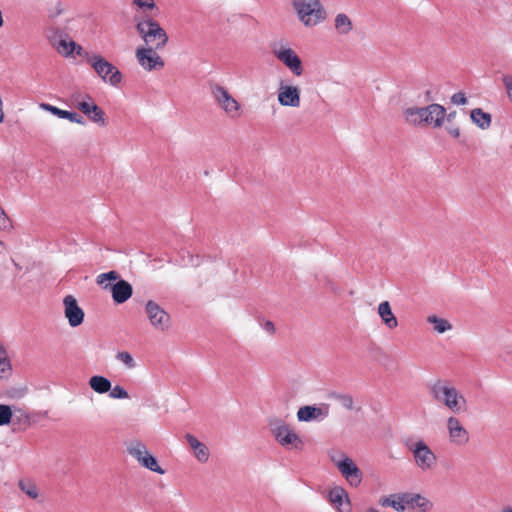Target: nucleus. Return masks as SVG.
Returning <instances> with one entry per match:
<instances>
[{
  "mask_svg": "<svg viewBox=\"0 0 512 512\" xmlns=\"http://www.w3.org/2000/svg\"><path fill=\"white\" fill-rule=\"evenodd\" d=\"M430 394L434 401L444 405L454 414L467 410V400L464 395L449 381L437 380L430 386Z\"/></svg>",
  "mask_w": 512,
  "mask_h": 512,
  "instance_id": "1",
  "label": "nucleus"
},
{
  "mask_svg": "<svg viewBox=\"0 0 512 512\" xmlns=\"http://www.w3.org/2000/svg\"><path fill=\"white\" fill-rule=\"evenodd\" d=\"M291 7L299 22L307 28L323 23L327 11L320 0H292Z\"/></svg>",
  "mask_w": 512,
  "mask_h": 512,
  "instance_id": "2",
  "label": "nucleus"
},
{
  "mask_svg": "<svg viewBox=\"0 0 512 512\" xmlns=\"http://www.w3.org/2000/svg\"><path fill=\"white\" fill-rule=\"evenodd\" d=\"M136 31L143 40L144 47L163 49L168 42L166 31L152 18L136 19Z\"/></svg>",
  "mask_w": 512,
  "mask_h": 512,
  "instance_id": "3",
  "label": "nucleus"
},
{
  "mask_svg": "<svg viewBox=\"0 0 512 512\" xmlns=\"http://www.w3.org/2000/svg\"><path fill=\"white\" fill-rule=\"evenodd\" d=\"M46 37L50 45L56 50L58 54L63 57H71L75 53L78 56L85 58L87 53L83 47L73 41L67 32L58 27H50L46 30Z\"/></svg>",
  "mask_w": 512,
  "mask_h": 512,
  "instance_id": "4",
  "label": "nucleus"
},
{
  "mask_svg": "<svg viewBox=\"0 0 512 512\" xmlns=\"http://www.w3.org/2000/svg\"><path fill=\"white\" fill-rule=\"evenodd\" d=\"M271 432L277 443L287 450L301 451L304 441L298 433L283 420L276 419L270 422Z\"/></svg>",
  "mask_w": 512,
  "mask_h": 512,
  "instance_id": "5",
  "label": "nucleus"
},
{
  "mask_svg": "<svg viewBox=\"0 0 512 512\" xmlns=\"http://www.w3.org/2000/svg\"><path fill=\"white\" fill-rule=\"evenodd\" d=\"M85 59L104 82H107L112 86H117L121 83V72L103 56L99 54L85 53Z\"/></svg>",
  "mask_w": 512,
  "mask_h": 512,
  "instance_id": "6",
  "label": "nucleus"
},
{
  "mask_svg": "<svg viewBox=\"0 0 512 512\" xmlns=\"http://www.w3.org/2000/svg\"><path fill=\"white\" fill-rule=\"evenodd\" d=\"M416 466L422 471H431L437 465V456L422 439L407 444Z\"/></svg>",
  "mask_w": 512,
  "mask_h": 512,
  "instance_id": "7",
  "label": "nucleus"
},
{
  "mask_svg": "<svg viewBox=\"0 0 512 512\" xmlns=\"http://www.w3.org/2000/svg\"><path fill=\"white\" fill-rule=\"evenodd\" d=\"M211 94L216 104L231 119H236L241 115L240 103L229 93V91L219 84L211 86Z\"/></svg>",
  "mask_w": 512,
  "mask_h": 512,
  "instance_id": "8",
  "label": "nucleus"
},
{
  "mask_svg": "<svg viewBox=\"0 0 512 512\" xmlns=\"http://www.w3.org/2000/svg\"><path fill=\"white\" fill-rule=\"evenodd\" d=\"M127 451L142 467L161 475L165 473L144 443L134 441L127 447Z\"/></svg>",
  "mask_w": 512,
  "mask_h": 512,
  "instance_id": "9",
  "label": "nucleus"
},
{
  "mask_svg": "<svg viewBox=\"0 0 512 512\" xmlns=\"http://www.w3.org/2000/svg\"><path fill=\"white\" fill-rule=\"evenodd\" d=\"M274 56L282 62L293 75L299 77L303 74L304 69L302 61L297 53L287 45H275L272 49Z\"/></svg>",
  "mask_w": 512,
  "mask_h": 512,
  "instance_id": "10",
  "label": "nucleus"
},
{
  "mask_svg": "<svg viewBox=\"0 0 512 512\" xmlns=\"http://www.w3.org/2000/svg\"><path fill=\"white\" fill-rule=\"evenodd\" d=\"M145 313L150 324L157 331L165 332L171 327V316L158 303L149 300L145 304Z\"/></svg>",
  "mask_w": 512,
  "mask_h": 512,
  "instance_id": "11",
  "label": "nucleus"
},
{
  "mask_svg": "<svg viewBox=\"0 0 512 512\" xmlns=\"http://www.w3.org/2000/svg\"><path fill=\"white\" fill-rule=\"evenodd\" d=\"M159 49L152 47H138L135 52L136 59L146 71L162 69L165 65L162 57L157 53Z\"/></svg>",
  "mask_w": 512,
  "mask_h": 512,
  "instance_id": "12",
  "label": "nucleus"
},
{
  "mask_svg": "<svg viewBox=\"0 0 512 512\" xmlns=\"http://www.w3.org/2000/svg\"><path fill=\"white\" fill-rule=\"evenodd\" d=\"M446 428L450 444L455 446H465L468 444L470 440L469 431L457 417L449 416L446 420Z\"/></svg>",
  "mask_w": 512,
  "mask_h": 512,
  "instance_id": "13",
  "label": "nucleus"
},
{
  "mask_svg": "<svg viewBox=\"0 0 512 512\" xmlns=\"http://www.w3.org/2000/svg\"><path fill=\"white\" fill-rule=\"evenodd\" d=\"M277 100L281 106L298 108L301 104V91L296 85L280 82Z\"/></svg>",
  "mask_w": 512,
  "mask_h": 512,
  "instance_id": "14",
  "label": "nucleus"
},
{
  "mask_svg": "<svg viewBox=\"0 0 512 512\" xmlns=\"http://www.w3.org/2000/svg\"><path fill=\"white\" fill-rule=\"evenodd\" d=\"M64 314L71 327H77L83 323L84 311L78 305L77 300L72 295H67L63 300Z\"/></svg>",
  "mask_w": 512,
  "mask_h": 512,
  "instance_id": "15",
  "label": "nucleus"
},
{
  "mask_svg": "<svg viewBox=\"0 0 512 512\" xmlns=\"http://www.w3.org/2000/svg\"><path fill=\"white\" fill-rule=\"evenodd\" d=\"M337 468L352 486H358L362 480V473L356 464L348 457L337 463Z\"/></svg>",
  "mask_w": 512,
  "mask_h": 512,
  "instance_id": "16",
  "label": "nucleus"
},
{
  "mask_svg": "<svg viewBox=\"0 0 512 512\" xmlns=\"http://www.w3.org/2000/svg\"><path fill=\"white\" fill-rule=\"evenodd\" d=\"M105 289H110L112 299L117 304L126 302L133 293L132 285L123 279L118 280L115 284L105 285Z\"/></svg>",
  "mask_w": 512,
  "mask_h": 512,
  "instance_id": "17",
  "label": "nucleus"
},
{
  "mask_svg": "<svg viewBox=\"0 0 512 512\" xmlns=\"http://www.w3.org/2000/svg\"><path fill=\"white\" fill-rule=\"evenodd\" d=\"M425 125L441 127L446 117V109L440 104H430L425 107Z\"/></svg>",
  "mask_w": 512,
  "mask_h": 512,
  "instance_id": "18",
  "label": "nucleus"
},
{
  "mask_svg": "<svg viewBox=\"0 0 512 512\" xmlns=\"http://www.w3.org/2000/svg\"><path fill=\"white\" fill-rule=\"evenodd\" d=\"M404 502L406 508L418 509L420 512H428L433 508V503L417 493H405Z\"/></svg>",
  "mask_w": 512,
  "mask_h": 512,
  "instance_id": "19",
  "label": "nucleus"
},
{
  "mask_svg": "<svg viewBox=\"0 0 512 512\" xmlns=\"http://www.w3.org/2000/svg\"><path fill=\"white\" fill-rule=\"evenodd\" d=\"M329 500L339 512H350V502L345 490L335 487L329 492Z\"/></svg>",
  "mask_w": 512,
  "mask_h": 512,
  "instance_id": "20",
  "label": "nucleus"
},
{
  "mask_svg": "<svg viewBox=\"0 0 512 512\" xmlns=\"http://www.w3.org/2000/svg\"><path fill=\"white\" fill-rule=\"evenodd\" d=\"M185 439L189 446L193 449L194 456L196 457V459L201 463H206L210 456L207 446L204 443L200 442L192 434H187L185 436Z\"/></svg>",
  "mask_w": 512,
  "mask_h": 512,
  "instance_id": "21",
  "label": "nucleus"
},
{
  "mask_svg": "<svg viewBox=\"0 0 512 512\" xmlns=\"http://www.w3.org/2000/svg\"><path fill=\"white\" fill-rule=\"evenodd\" d=\"M328 413V406H326L324 409L316 406H303L299 408L297 412V418L299 421L308 422L315 420L320 416H327Z\"/></svg>",
  "mask_w": 512,
  "mask_h": 512,
  "instance_id": "22",
  "label": "nucleus"
},
{
  "mask_svg": "<svg viewBox=\"0 0 512 512\" xmlns=\"http://www.w3.org/2000/svg\"><path fill=\"white\" fill-rule=\"evenodd\" d=\"M425 107H408L403 110L404 120L413 126L425 125Z\"/></svg>",
  "mask_w": 512,
  "mask_h": 512,
  "instance_id": "23",
  "label": "nucleus"
},
{
  "mask_svg": "<svg viewBox=\"0 0 512 512\" xmlns=\"http://www.w3.org/2000/svg\"><path fill=\"white\" fill-rule=\"evenodd\" d=\"M378 315L380 316L382 323L388 329H395L398 326V320L392 312L391 305L388 301H383L378 305Z\"/></svg>",
  "mask_w": 512,
  "mask_h": 512,
  "instance_id": "24",
  "label": "nucleus"
},
{
  "mask_svg": "<svg viewBox=\"0 0 512 512\" xmlns=\"http://www.w3.org/2000/svg\"><path fill=\"white\" fill-rule=\"evenodd\" d=\"M405 493L402 494H392L386 497H382L379 500V504L383 507H392L398 512H404L406 509V505L404 502Z\"/></svg>",
  "mask_w": 512,
  "mask_h": 512,
  "instance_id": "25",
  "label": "nucleus"
},
{
  "mask_svg": "<svg viewBox=\"0 0 512 512\" xmlns=\"http://www.w3.org/2000/svg\"><path fill=\"white\" fill-rule=\"evenodd\" d=\"M334 27L338 34L348 35L353 30V23L347 14L339 13L335 17Z\"/></svg>",
  "mask_w": 512,
  "mask_h": 512,
  "instance_id": "26",
  "label": "nucleus"
},
{
  "mask_svg": "<svg viewBox=\"0 0 512 512\" xmlns=\"http://www.w3.org/2000/svg\"><path fill=\"white\" fill-rule=\"evenodd\" d=\"M12 374V364L7 349L0 345V379H8Z\"/></svg>",
  "mask_w": 512,
  "mask_h": 512,
  "instance_id": "27",
  "label": "nucleus"
},
{
  "mask_svg": "<svg viewBox=\"0 0 512 512\" xmlns=\"http://www.w3.org/2000/svg\"><path fill=\"white\" fill-rule=\"evenodd\" d=\"M471 119L481 129H487L491 125V115L481 108H475L471 111Z\"/></svg>",
  "mask_w": 512,
  "mask_h": 512,
  "instance_id": "28",
  "label": "nucleus"
},
{
  "mask_svg": "<svg viewBox=\"0 0 512 512\" xmlns=\"http://www.w3.org/2000/svg\"><path fill=\"white\" fill-rule=\"evenodd\" d=\"M90 387L97 393L103 394L111 389V382L103 376H92L89 380Z\"/></svg>",
  "mask_w": 512,
  "mask_h": 512,
  "instance_id": "29",
  "label": "nucleus"
},
{
  "mask_svg": "<svg viewBox=\"0 0 512 512\" xmlns=\"http://www.w3.org/2000/svg\"><path fill=\"white\" fill-rule=\"evenodd\" d=\"M427 322L433 325V329L437 333H445L452 329V325L446 319L439 318L435 315H430L427 317Z\"/></svg>",
  "mask_w": 512,
  "mask_h": 512,
  "instance_id": "30",
  "label": "nucleus"
},
{
  "mask_svg": "<svg viewBox=\"0 0 512 512\" xmlns=\"http://www.w3.org/2000/svg\"><path fill=\"white\" fill-rule=\"evenodd\" d=\"M19 487L30 498L36 499L38 497V488L34 482L30 480H21L19 482Z\"/></svg>",
  "mask_w": 512,
  "mask_h": 512,
  "instance_id": "31",
  "label": "nucleus"
},
{
  "mask_svg": "<svg viewBox=\"0 0 512 512\" xmlns=\"http://www.w3.org/2000/svg\"><path fill=\"white\" fill-rule=\"evenodd\" d=\"M13 418V410L10 406L0 404V426L8 425Z\"/></svg>",
  "mask_w": 512,
  "mask_h": 512,
  "instance_id": "32",
  "label": "nucleus"
},
{
  "mask_svg": "<svg viewBox=\"0 0 512 512\" xmlns=\"http://www.w3.org/2000/svg\"><path fill=\"white\" fill-rule=\"evenodd\" d=\"M13 414H15V420L19 423L23 424L26 427H29L31 424V416L28 411L22 409V408H15L13 411Z\"/></svg>",
  "mask_w": 512,
  "mask_h": 512,
  "instance_id": "33",
  "label": "nucleus"
},
{
  "mask_svg": "<svg viewBox=\"0 0 512 512\" xmlns=\"http://www.w3.org/2000/svg\"><path fill=\"white\" fill-rule=\"evenodd\" d=\"M88 116L93 122L99 123L102 126L107 124L104 111L97 105L92 107V112Z\"/></svg>",
  "mask_w": 512,
  "mask_h": 512,
  "instance_id": "34",
  "label": "nucleus"
},
{
  "mask_svg": "<svg viewBox=\"0 0 512 512\" xmlns=\"http://www.w3.org/2000/svg\"><path fill=\"white\" fill-rule=\"evenodd\" d=\"M39 107L42 109V110H45V111H48L50 113H52L53 115L59 117V118H62L64 119L65 116H68V111L67 110H62L56 106H53L51 104H48V103H41L39 105Z\"/></svg>",
  "mask_w": 512,
  "mask_h": 512,
  "instance_id": "35",
  "label": "nucleus"
},
{
  "mask_svg": "<svg viewBox=\"0 0 512 512\" xmlns=\"http://www.w3.org/2000/svg\"><path fill=\"white\" fill-rule=\"evenodd\" d=\"M132 3L143 12L156 8L155 0H132Z\"/></svg>",
  "mask_w": 512,
  "mask_h": 512,
  "instance_id": "36",
  "label": "nucleus"
},
{
  "mask_svg": "<svg viewBox=\"0 0 512 512\" xmlns=\"http://www.w3.org/2000/svg\"><path fill=\"white\" fill-rule=\"evenodd\" d=\"M95 105H96L95 102L91 98H88V100H83V101L78 102L77 108L82 113H84L85 115L88 116L91 114L92 107H95Z\"/></svg>",
  "mask_w": 512,
  "mask_h": 512,
  "instance_id": "37",
  "label": "nucleus"
},
{
  "mask_svg": "<svg viewBox=\"0 0 512 512\" xmlns=\"http://www.w3.org/2000/svg\"><path fill=\"white\" fill-rule=\"evenodd\" d=\"M106 280L118 281L120 280V275L116 271H109L107 273H102L97 276V283L99 285H103Z\"/></svg>",
  "mask_w": 512,
  "mask_h": 512,
  "instance_id": "38",
  "label": "nucleus"
},
{
  "mask_svg": "<svg viewBox=\"0 0 512 512\" xmlns=\"http://www.w3.org/2000/svg\"><path fill=\"white\" fill-rule=\"evenodd\" d=\"M117 360L123 362L128 368H133L135 366L133 357L129 352L122 351L118 352L116 355Z\"/></svg>",
  "mask_w": 512,
  "mask_h": 512,
  "instance_id": "39",
  "label": "nucleus"
},
{
  "mask_svg": "<svg viewBox=\"0 0 512 512\" xmlns=\"http://www.w3.org/2000/svg\"><path fill=\"white\" fill-rule=\"evenodd\" d=\"M110 397L114 399H126L129 395L123 387L116 385L110 389Z\"/></svg>",
  "mask_w": 512,
  "mask_h": 512,
  "instance_id": "40",
  "label": "nucleus"
},
{
  "mask_svg": "<svg viewBox=\"0 0 512 512\" xmlns=\"http://www.w3.org/2000/svg\"><path fill=\"white\" fill-rule=\"evenodd\" d=\"M451 102L455 105H465L467 103V98L465 93L458 92L452 95Z\"/></svg>",
  "mask_w": 512,
  "mask_h": 512,
  "instance_id": "41",
  "label": "nucleus"
},
{
  "mask_svg": "<svg viewBox=\"0 0 512 512\" xmlns=\"http://www.w3.org/2000/svg\"><path fill=\"white\" fill-rule=\"evenodd\" d=\"M339 399L341 401V404L343 407H345L348 410H352L354 407V401L353 398L349 395H341L339 396Z\"/></svg>",
  "mask_w": 512,
  "mask_h": 512,
  "instance_id": "42",
  "label": "nucleus"
},
{
  "mask_svg": "<svg viewBox=\"0 0 512 512\" xmlns=\"http://www.w3.org/2000/svg\"><path fill=\"white\" fill-rule=\"evenodd\" d=\"M9 225V217L5 210L0 206V229H6Z\"/></svg>",
  "mask_w": 512,
  "mask_h": 512,
  "instance_id": "43",
  "label": "nucleus"
},
{
  "mask_svg": "<svg viewBox=\"0 0 512 512\" xmlns=\"http://www.w3.org/2000/svg\"><path fill=\"white\" fill-rule=\"evenodd\" d=\"M503 83L505 85L508 97L512 101V77L511 76H504L503 77Z\"/></svg>",
  "mask_w": 512,
  "mask_h": 512,
  "instance_id": "44",
  "label": "nucleus"
},
{
  "mask_svg": "<svg viewBox=\"0 0 512 512\" xmlns=\"http://www.w3.org/2000/svg\"><path fill=\"white\" fill-rule=\"evenodd\" d=\"M64 119H68L71 122H75V123H79V124L82 123V118L78 114L70 112V111H68V116H65Z\"/></svg>",
  "mask_w": 512,
  "mask_h": 512,
  "instance_id": "45",
  "label": "nucleus"
},
{
  "mask_svg": "<svg viewBox=\"0 0 512 512\" xmlns=\"http://www.w3.org/2000/svg\"><path fill=\"white\" fill-rule=\"evenodd\" d=\"M448 133L453 136L454 138L460 137V129L459 127L451 126L448 128Z\"/></svg>",
  "mask_w": 512,
  "mask_h": 512,
  "instance_id": "46",
  "label": "nucleus"
},
{
  "mask_svg": "<svg viewBox=\"0 0 512 512\" xmlns=\"http://www.w3.org/2000/svg\"><path fill=\"white\" fill-rule=\"evenodd\" d=\"M264 329L269 332L270 334H273L275 332V327H274V324L273 322L271 321H266L265 324H264Z\"/></svg>",
  "mask_w": 512,
  "mask_h": 512,
  "instance_id": "47",
  "label": "nucleus"
},
{
  "mask_svg": "<svg viewBox=\"0 0 512 512\" xmlns=\"http://www.w3.org/2000/svg\"><path fill=\"white\" fill-rule=\"evenodd\" d=\"M455 115H456V112L449 113L447 116V120L450 122L452 120V118H454Z\"/></svg>",
  "mask_w": 512,
  "mask_h": 512,
  "instance_id": "48",
  "label": "nucleus"
},
{
  "mask_svg": "<svg viewBox=\"0 0 512 512\" xmlns=\"http://www.w3.org/2000/svg\"><path fill=\"white\" fill-rule=\"evenodd\" d=\"M502 512H512V508L506 507L502 510Z\"/></svg>",
  "mask_w": 512,
  "mask_h": 512,
  "instance_id": "49",
  "label": "nucleus"
}]
</instances>
